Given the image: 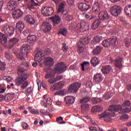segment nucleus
Segmentation results:
<instances>
[{
  "mask_svg": "<svg viewBox=\"0 0 131 131\" xmlns=\"http://www.w3.org/2000/svg\"><path fill=\"white\" fill-rule=\"evenodd\" d=\"M28 67H29V63L25 61L17 69L18 76L15 79V84L17 86H20L22 90H25L29 85L27 82L29 76L28 73L24 72L28 69Z\"/></svg>",
  "mask_w": 131,
  "mask_h": 131,
  "instance_id": "f257e3e1",
  "label": "nucleus"
},
{
  "mask_svg": "<svg viewBox=\"0 0 131 131\" xmlns=\"http://www.w3.org/2000/svg\"><path fill=\"white\" fill-rule=\"evenodd\" d=\"M122 106L120 105H111L108 107V111H105L102 114L99 115V118H103L105 121H111V117L115 116V112H118L119 114L122 113H129L131 112V108L126 107L122 109Z\"/></svg>",
  "mask_w": 131,
  "mask_h": 131,
  "instance_id": "f03ea898",
  "label": "nucleus"
},
{
  "mask_svg": "<svg viewBox=\"0 0 131 131\" xmlns=\"http://www.w3.org/2000/svg\"><path fill=\"white\" fill-rule=\"evenodd\" d=\"M90 41H91V39L89 37L82 38L79 40L77 45L78 48V50L80 53H82L83 51V47L85 46L86 45L90 43Z\"/></svg>",
  "mask_w": 131,
  "mask_h": 131,
  "instance_id": "7ed1b4c3",
  "label": "nucleus"
},
{
  "mask_svg": "<svg viewBox=\"0 0 131 131\" xmlns=\"http://www.w3.org/2000/svg\"><path fill=\"white\" fill-rule=\"evenodd\" d=\"M2 32L7 36H12L14 34L15 29L9 25L3 26L1 29Z\"/></svg>",
  "mask_w": 131,
  "mask_h": 131,
  "instance_id": "20e7f679",
  "label": "nucleus"
},
{
  "mask_svg": "<svg viewBox=\"0 0 131 131\" xmlns=\"http://www.w3.org/2000/svg\"><path fill=\"white\" fill-rule=\"evenodd\" d=\"M54 71L55 73L61 74V73H63V72L66 71V65L63 62L58 63L55 65Z\"/></svg>",
  "mask_w": 131,
  "mask_h": 131,
  "instance_id": "39448f33",
  "label": "nucleus"
},
{
  "mask_svg": "<svg viewBox=\"0 0 131 131\" xmlns=\"http://www.w3.org/2000/svg\"><path fill=\"white\" fill-rule=\"evenodd\" d=\"M30 49V46L27 44H24L20 48V53L19 54V56L21 57L20 58L23 59L24 57H27V54H28V52Z\"/></svg>",
  "mask_w": 131,
  "mask_h": 131,
  "instance_id": "423d86ee",
  "label": "nucleus"
},
{
  "mask_svg": "<svg viewBox=\"0 0 131 131\" xmlns=\"http://www.w3.org/2000/svg\"><path fill=\"white\" fill-rule=\"evenodd\" d=\"M115 43H116V38L113 37L104 40L102 42V45L104 48H109L110 46H115Z\"/></svg>",
  "mask_w": 131,
  "mask_h": 131,
  "instance_id": "0eeeda50",
  "label": "nucleus"
},
{
  "mask_svg": "<svg viewBox=\"0 0 131 131\" xmlns=\"http://www.w3.org/2000/svg\"><path fill=\"white\" fill-rule=\"evenodd\" d=\"M41 13L43 16L49 17V16H51L54 14V9L52 7H43L41 10Z\"/></svg>",
  "mask_w": 131,
  "mask_h": 131,
  "instance_id": "6e6552de",
  "label": "nucleus"
},
{
  "mask_svg": "<svg viewBox=\"0 0 131 131\" xmlns=\"http://www.w3.org/2000/svg\"><path fill=\"white\" fill-rule=\"evenodd\" d=\"M121 11H122V8L121 7L118 6H114L111 9V13L113 16L114 17H117L121 13Z\"/></svg>",
  "mask_w": 131,
  "mask_h": 131,
  "instance_id": "1a4fd4ad",
  "label": "nucleus"
},
{
  "mask_svg": "<svg viewBox=\"0 0 131 131\" xmlns=\"http://www.w3.org/2000/svg\"><path fill=\"white\" fill-rule=\"evenodd\" d=\"M81 85V83H78L77 82H75L69 86V91L71 92V93H77Z\"/></svg>",
  "mask_w": 131,
  "mask_h": 131,
  "instance_id": "9d476101",
  "label": "nucleus"
},
{
  "mask_svg": "<svg viewBox=\"0 0 131 131\" xmlns=\"http://www.w3.org/2000/svg\"><path fill=\"white\" fill-rule=\"evenodd\" d=\"M98 17L100 20H108L110 18V15L107 11H102L99 13Z\"/></svg>",
  "mask_w": 131,
  "mask_h": 131,
  "instance_id": "9b49d317",
  "label": "nucleus"
},
{
  "mask_svg": "<svg viewBox=\"0 0 131 131\" xmlns=\"http://www.w3.org/2000/svg\"><path fill=\"white\" fill-rule=\"evenodd\" d=\"M78 8L80 11L85 12L86 11H89V10L92 8V6L85 3H81L78 4Z\"/></svg>",
  "mask_w": 131,
  "mask_h": 131,
  "instance_id": "f8f14e48",
  "label": "nucleus"
},
{
  "mask_svg": "<svg viewBox=\"0 0 131 131\" xmlns=\"http://www.w3.org/2000/svg\"><path fill=\"white\" fill-rule=\"evenodd\" d=\"M43 58H45L43 52L42 51H38L35 55L34 60L36 62H38L39 63L42 61Z\"/></svg>",
  "mask_w": 131,
  "mask_h": 131,
  "instance_id": "ddd939ff",
  "label": "nucleus"
},
{
  "mask_svg": "<svg viewBox=\"0 0 131 131\" xmlns=\"http://www.w3.org/2000/svg\"><path fill=\"white\" fill-rule=\"evenodd\" d=\"M42 29L43 32H50L52 29V25L48 22H44L42 24Z\"/></svg>",
  "mask_w": 131,
  "mask_h": 131,
  "instance_id": "4468645a",
  "label": "nucleus"
},
{
  "mask_svg": "<svg viewBox=\"0 0 131 131\" xmlns=\"http://www.w3.org/2000/svg\"><path fill=\"white\" fill-rule=\"evenodd\" d=\"M23 14V12L20 9H17L14 10L12 13V17L14 19H18V18H20L21 16Z\"/></svg>",
  "mask_w": 131,
  "mask_h": 131,
  "instance_id": "2eb2a0df",
  "label": "nucleus"
},
{
  "mask_svg": "<svg viewBox=\"0 0 131 131\" xmlns=\"http://www.w3.org/2000/svg\"><path fill=\"white\" fill-rule=\"evenodd\" d=\"M24 19L26 22H28V23L30 24L31 25L34 24L35 23L34 21V18H33V17H32V16L30 15H25Z\"/></svg>",
  "mask_w": 131,
  "mask_h": 131,
  "instance_id": "dca6fc26",
  "label": "nucleus"
},
{
  "mask_svg": "<svg viewBox=\"0 0 131 131\" xmlns=\"http://www.w3.org/2000/svg\"><path fill=\"white\" fill-rule=\"evenodd\" d=\"M94 80L96 81V82H102L104 77H103V75L101 73H97V74L94 75L93 77Z\"/></svg>",
  "mask_w": 131,
  "mask_h": 131,
  "instance_id": "f3484780",
  "label": "nucleus"
},
{
  "mask_svg": "<svg viewBox=\"0 0 131 131\" xmlns=\"http://www.w3.org/2000/svg\"><path fill=\"white\" fill-rule=\"evenodd\" d=\"M16 5L17 3L16 2L14 1H10L7 4V8L9 11H13V10L17 7Z\"/></svg>",
  "mask_w": 131,
  "mask_h": 131,
  "instance_id": "a211bd4d",
  "label": "nucleus"
},
{
  "mask_svg": "<svg viewBox=\"0 0 131 131\" xmlns=\"http://www.w3.org/2000/svg\"><path fill=\"white\" fill-rule=\"evenodd\" d=\"M75 98L71 96H68L64 98V101L67 105H71L74 103Z\"/></svg>",
  "mask_w": 131,
  "mask_h": 131,
  "instance_id": "6ab92c4d",
  "label": "nucleus"
},
{
  "mask_svg": "<svg viewBox=\"0 0 131 131\" xmlns=\"http://www.w3.org/2000/svg\"><path fill=\"white\" fill-rule=\"evenodd\" d=\"M27 40L29 43H34L37 40V37L35 35H29L27 37Z\"/></svg>",
  "mask_w": 131,
  "mask_h": 131,
  "instance_id": "aec40b11",
  "label": "nucleus"
},
{
  "mask_svg": "<svg viewBox=\"0 0 131 131\" xmlns=\"http://www.w3.org/2000/svg\"><path fill=\"white\" fill-rule=\"evenodd\" d=\"M102 50L103 47H102V46H97L93 50L92 54L94 56H97V55H99V54L101 53V52H102Z\"/></svg>",
  "mask_w": 131,
  "mask_h": 131,
  "instance_id": "412c9836",
  "label": "nucleus"
},
{
  "mask_svg": "<svg viewBox=\"0 0 131 131\" xmlns=\"http://www.w3.org/2000/svg\"><path fill=\"white\" fill-rule=\"evenodd\" d=\"M50 19L52 20L54 26H57V25L60 24V22H61V18L57 16L51 17Z\"/></svg>",
  "mask_w": 131,
  "mask_h": 131,
  "instance_id": "4be33fe9",
  "label": "nucleus"
},
{
  "mask_svg": "<svg viewBox=\"0 0 131 131\" xmlns=\"http://www.w3.org/2000/svg\"><path fill=\"white\" fill-rule=\"evenodd\" d=\"M114 65L117 68H122V58L121 57H118L115 59Z\"/></svg>",
  "mask_w": 131,
  "mask_h": 131,
  "instance_id": "5701e85b",
  "label": "nucleus"
},
{
  "mask_svg": "<svg viewBox=\"0 0 131 131\" xmlns=\"http://www.w3.org/2000/svg\"><path fill=\"white\" fill-rule=\"evenodd\" d=\"M100 23H102V21H101V19H96L93 23L92 25L91 26V28L93 29V30H95V29H97V28H98L100 26Z\"/></svg>",
  "mask_w": 131,
  "mask_h": 131,
  "instance_id": "b1692460",
  "label": "nucleus"
},
{
  "mask_svg": "<svg viewBox=\"0 0 131 131\" xmlns=\"http://www.w3.org/2000/svg\"><path fill=\"white\" fill-rule=\"evenodd\" d=\"M45 61V64L46 66L52 67L54 65V60L51 57H46Z\"/></svg>",
  "mask_w": 131,
  "mask_h": 131,
  "instance_id": "393cba45",
  "label": "nucleus"
},
{
  "mask_svg": "<svg viewBox=\"0 0 131 131\" xmlns=\"http://www.w3.org/2000/svg\"><path fill=\"white\" fill-rule=\"evenodd\" d=\"M111 70V66L110 65L104 66L101 69V72L103 74H108Z\"/></svg>",
  "mask_w": 131,
  "mask_h": 131,
  "instance_id": "a878e982",
  "label": "nucleus"
},
{
  "mask_svg": "<svg viewBox=\"0 0 131 131\" xmlns=\"http://www.w3.org/2000/svg\"><path fill=\"white\" fill-rule=\"evenodd\" d=\"M19 41V39L17 38H12L10 40L9 46L8 47L9 49H12L16 43Z\"/></svg>",
  "mask_w": 131,
  "mask_h": 131,
  "instance_id": "bb28decb",
  "label": "nucleus"
},
{
  "mask_svg": "<svg viewBox=\"0 0 131 131\" xmlns=\"http://www.w3.org/2000/svg\"><path fill=\"white\" fill-rule=\"evenodd\" d=\"M81 112L83 114H86V112L89 111V108L90 106L88 103L82 104L81 105Z\"/></svg>",
  "mask_w": 131,
  "mask_h": 131,
  "instance_id": "cd10ccee",
  "label": "nucleus"
},
{
  "mask_svg": "<svg viewBox=\"0 0 131 131\" xmlns=\"http://www.w3.org/2000/svg\"><path fill=\"white\" fill-rule=\"evenodd\" d=\"M124 13L126 16L131 17V5H127L124 9Z\"/></svg>",
  "mask_w": 131,
  "mask_h": 131,
  "instance_id": "c85d7f7f",
  "label": "nucleus"
},
{
  "mask_svg": "<svg viewBox=\"0 0 131 131\" xmlns=\"http://www.w3.org/2000/svg\"><path fill=\"white\" fill-rule=\"evenodd\" d=\"M103 111V107L100 106L99 105H96L92 107L91 109V112L92 113H95V112H100Z\"/></svg>",
  "mask_w": 131,
  "mask_h": 131,
  "instance_id": "c756f323",
  "label": "nucleus"
},
{
  "mask_svg": "<svg viewBox=\"0 0 131 131\" xmlns=\"http://www.w3.org/2000/svg\"><path fill=\"white\" fill-rule=\"evenodd\" d=\"M55 73L54 71H50L45 75V78L46 79H49L50 78H54L55 77Z\"/></svg>",
  "mask_w": 131,
  "mask_h": 131,
  "instance_id": "7c9ffc66",
  "label": "nucleus"
},
{
  "mask_svg": "<svg viewBox=\"0 0 131 131\" xmlns=\"http://www.w3.org/2000/svg\"><path fill=\"white\" fill-rule=\"evenodd\" d=\"M99 63H100V61H99L98 58L96 57H93L91 60V64L93 67H96V66L99 65Z\"/></svg>",
  "mask_w": 131,
  "mask_h": 131,
  "instance_id": "2f4dec72",
  "label": "nucleus"
},
{
  "mask_svg": "<svg viewBox=\"0 0 131 131\" xmlns=\"http://www.w3.org/2000/svg\"><path fill=\"white\" fill-rule=\"evenodd\" d=\"M101 10V4L99 2H96L95 3L94 7H93V11L95 13L100 12Z\"/></svg>",
  "mask_w": 131,
  "mask_h": 131,
  "instance_id": "473e14b6",
  "label": "nucleus"
},
{
  "mask_svg": "<svg viewBox=\"0 0 131 131\" xmlns=\"http://www.w3.org/2000/svg\"><path fill=\"white\" fill-rule=\"evenodd\" d=\"M24 23L22 21H18L16 24V28L19 30V32H22V30L24 29Z\"/></svg>",
  "mask_w": 131,
  "mask_h": 131,
  "instance_id": "72a5a7b5",
  "label": "nucleus"
},
{
  "mask_svg": "<svg viewBox=\"0 0 131 131\" xmlns=\"http://www.w3.org/2000/svg\"><path fill=\"white\" fill-rule=\"evenodd\" d=\"M8 41V38L5 36L3 33L0 32V42L3 45H5Z\"/></svg>",
  "mask_w": 131,
  "mask_h": 131,
  "instance_id": "f704fd0d",
  "label": "nucleus"
},
{
  "mask_svg": "<svg viewBox=\"0 0 131 131\" xmlns=\"http://www.w3.org/2000/svg\"><path fill=\"white\" fill-rule=\"evenodd\" d=\"M29 111L30 112V113H32V114H34L36 115H38L39 114V112L38 111L33 108V107H28V108Z\"/></svg>",
  "mask_w": 131,
  "mask_h": 131,
  "instance_id": "c9c22d12",
  "label": "nucleus"
},
{
  "mask_svg": "<svg viewBox=\"0 0 131 131\" xmlns=\"http://www.w3.org/2000/svg\"><path fill=\"white\" fill-rule=\"evenodd\" d=\"M5 57L7 60L12 59V53L10 51H7L5 52Z\"/></svg>",
  "mask_w": 131,
  "mask_h": 131,
  "instance_id": "e433bc0d",
  "label": "nucleus"
},
{
  "mask_svg": "<svg viewBox=\"0 0 131 131\" xmlns=\"http://www.w3.org/2000/svg\"><path fill=\"white\" fill-rule=\"evenodd\" d=\"M100 41H101V37L96 36L94 37L92 42H94V45H96L97 43H99Z\"/></svg>",
  "mask_w": 131,
  "mask_h": 131,
  "instance_id": "4c0bfd02",
  "label": "nucleus"
},
{
  "mask_svg": "<svg viewBox=\"0 0 131 131\" xmlns=\"http://www.w3.org/2000/svg\"><path fill=\"white\" fill-rule=\"evenodd\" d=\"M58 84L55 83L53 85L51 86L50 91L51 92H55V91H58Z\"/></svg>",
  "mask_w": 131,
  "mask_h": 131,
  "instance_id": "58836bf2",
  "label": "nucleus"
},
{
  "mask_svg": "<svg viewBox=\"0 0 131 131\" xmlns=\"http://www.w3.org/2000/svg\"><path fill=\"white\" fill-rule=\"evenodd\" d=\"M63 11H64V3H62L58 6V8L57 9V13H60V12H63Z\"/></svg>",
  "mask_w": 131,
  "mask_h": 131,
  "instance_id": "ea45409f",
  "label": "nucleus"
},
{
  "mask_svg": "<svg viewBox=\"0 0 131 131\" xmlns=\"http://www.w3.org/2000/svg\"><path fill=\"white\" fill-rule=\"evenodd\" d=\"M91 100L93 104H98V103H100V102L102 101L101 99L98 98L97 97L92 98Z\"/></svg>",
  "mask_w": 131,
  "mask_h": 131,
  "instance_id": "a19ab883",
  "label": "nucleus"
},
{
  "mask_svg": "<svg viewBox=\"0 0 131 131\" xmlns=\"http://www.w3.org/2000/svg\"><path fill=\"white\" fill-rule=\"evenodd\" d=\"M90 101V98L89 97H84L83 99H82L80 101V104H83L84 103H88Z\"/></svg>",
  "mask_w": 131,
  "mask_h": 131,
  "instance_id": "79ce46f5",
  "label": "nucleus"
},
{
  "mask_svg": "<svg viewBox=\"0 0 131 131\" xmlns=\"http://www.w3.org/2000/svg\"><path fill=\"white\" fill-rule=\"evenodd\" d=\"M85 17L88 21H91V20H93V19L95 18V16L93 15H89V14L86 13L85 15Z\"/></svg>",
  "mask_w": 131,
  "mask_h": 131,
  "instance_id": "37998d69",
  "label": "nucleus"
},
{
  "mask_svg": "<svg viewBox=\"0 0 131 131\" xmlns=\"http://www.w3.org/2000/svg\"><path fill=\"white\" fill-rule=\"evenodd\" d=\"M6 69V63L0 60V71Z\"/></svg>",
  "mask_w": 131,
  "mask_h": 131,
  "instance_id": "c03bdc74",
  "label": "nucleus"
},
{
  "mask_svg": "<svg viewBox=\"0 0 131 131\" xmlns=\"http://www.w3.org/2000/svg\"><path fill=\"white\" fill-rule=\"evenodd\" d=\"M33 6H38V3H41V0H31Z\"/></svg>",
  "mask_w": 131,
  "mask_h": 131,
  "instance_id": "a18cd8bd",
  "label": "nucleus"
},
{
  "mask_svg": "<svg viewBox=\"0 0 131 131\" xmlns=\"http://www.w3.org/2000/svg\"><path fill=\"white\" fill-rule=\"evenodd\" d=\"M79 26V29L81 32H84V31H86V28H85V26L82 25V24H80Z\"/></svg>",
  "mask_w": 131,
  "mask_h": 131,
  "instance_id": "49530a36",
  "label": "nucleus"
},
{
  "mask_svg": "<svg viewBox=\"0 0 131 131\" xmlns=\"http://www.w3.org/2000/svg\"><path fill=\"white\" fill-rule=\"evenodd\" d=\"M85 65H90V62L88 61H84L81 64L82 71H84V70H85L84 69V66H85Z\"/></svg>",
  "mask_w": 131,
  "mask_h": 131,
  "instance_id": "de8ad7c7",
  "label": "nucleus"
},
{
  "mask_svg": "<svg viewBox=\"0 0 131 131\" xmlns=\"http://www.w3.org/2000/svg\"><path fill=\"white\" fill-rule=\"evenodd\" d=\"M57 88L58 89H62V88L64 86L65 84V82L62 81L59 82L58 83H57Z\"/></svg>",
  "mask_w": 131,
  "mask_h": 131,
  "instance_id": "09e8293b",
  "label": "nucleus"
},
{
  "mask_svg": "<svg viewBox=\"0 0 131 131\" xmlns=\"http://www.w3.org/2000/svg\"><path fill=\"white\" fill-rule=\"evenodd\" d=\"M40 113L42 114V115H49L50 114L48 112L47 110H45V109H40Z\"/></svg>",
  "mask_w": 131,
  "mask_h": 131,
  "instance_id": "8fccbe9b",
  "label": "nucleus"
},
{
  "mask_svg": "<svg viewBox=\"0 0 131 131\" xmlns=\"http://www.w3.org/2000/svg\"><path fill=\"white\" fill-rule=\"evenodd\" d=\"M123 107L130 106V101L129 100H125L122 104Z\"/></svg>",
  "mask_w": 131,
  "mask_h": 131,
  "instance_id": "3c124183",
  "label": "nucleus"
},
{
  "mask_svg": "<svg viewBox=\"0 0 131 131\" xmlns=\"http://www.w3.org/2000/svg\"><path fill=\"white\" fill-rule=\"evenodd\" d=\"M67 32V30L65 29H60L59 31V34H62V35H65Z\"/></svg>",
  "mask_w": 131,
  "mask_h": 131,
  "instance_id": "603ef678",
  "label": "nucleus"
},
{
  "mask_svg": "<svg viewBox=\"0 0 131 131\" xmlns=\"http://www.w3.org/2000/svg\"><path fill=\"white\" fill-rule=\"evenodd\" d=\"M32 92V88L31 87L28 88L25 91L26 94H28V95H30Z\"/></svg>",
  "mask_w": 131,
  "mask_h": 131,
  "instance_id": "864d4df0",
  "label": "nucleus"
},
{
  "mask_svg": "<svg viewBox=\"0 0 131 131\" xmlns=\"http://www.w3.org/2000/svg\"><path fill=\"white\" fill-rule=\"evenodd\" d=\"M62 50L66 53L68 51V48H67V47H66V43L65 42L62 44Z\"/></svg>",
  "mask_w": 131,
  "mask_h": 131,
  "instance_id": "5fc2aeb1",
  "label": "nucleus"
},
{
  "mask_svg": "<svg viewBox=\"0 0 131 131\" xmlns=\"http://www.w3.org/2000/svg\"><path fill=\"white\" fill-rule=\"evenodd\" d=\"M21 126L24 129H28L29 127V125L26 122H23Z\"/></svg>",
  "mask_w": 131,
  "mask_h": 131,
  "instance_id": "6e6d98bb",
  "label": "nucleus"
},
{
  "mask_svg": "<svg viewBox=\"0 0 131 131\" xmlns=\"http://www.w3.org/2000/svg\"><path fill=\"white\" fill-rule=\"evenodd\" d=\"M63 94H64V92L62 91H57L56 92L54 95L55 96H62V95H63Z\"/></svg>",
  "mask_w": 131,
  "mask_h": 131,
  "instance_id": "4d7b16f0",
  "label": "nucleus"
},
{
  "mask_svg": "<svg viewBox=\"0 0 131 131\" xmlns=\"http://www.w3.org/2000/svg\"><path fill=\"white\" fill-rule=\"evenodd\" d=\"M46 102L48 105H52V98L51 97L47 98Z\"/></svg>",
  "mask_w": 131,
  "mask_h": 131,
  "instance_id": "13d9d810",
  "label": "nucleus"
},
{
  "mask_svg": "<svg viewBox=\"0 0 131 131\" xmlns=\"http://www.w3.org/2000/svg\"><path fill=\"white\" fill-rule=\"evenodd\" d=\"M3 7H4V1L0 0V12L3 11Z\"/></svg>",
  "mask_w": 131,
  "mask_h": 131,
  "instance_id": "bf43d9fd",
  "label": "nucleus"
},
{
  "mask_svg": "<svg viewBox=\"0 0 131 131\" xmlns=\"http://www.w3.org/2000/svg\"><path fill=\"white\" fill-rule=\"evenodd\" d=\"M55 81L57 82L59 80H61V79H63V76L62 75L57 76L55 78Z\"/></svg>",
  "mask_w": 131,
  "mask_h": 131,
  "instance_id": "052dcab7",
  "label": "nucleus"
},
{
  "mask_svg": "<svg viewBox=\"0 0 131 131\" xmlns=\"http://www.w3.org/2000/svg\"><path fill=\"white\" fill-rule=\"evenodd\" d=\"M125 45L126 47H129V39L128 38H126L124 39Z\"/></svg>",
  "mask_w": 131,
  "mask_h": 131,
  "instance_id": "680f3d73",
  "label": "nucleus"
},
{
  "mask_svg": "<svg viewBox=\"0 0 131 131\" xmlns=\"http://www.w3.org/2000/svg\"><path fill=\"white\" fill-rule=\"evenodd\" d=\"M6 92V88L3 86L0 85V93L2 94L3 93H5Z\"/></svg>",
  "mask_w": 131,
  "mask_h": 131,
  "instance_id": "e2e57ef3",
  "label": "nucleus"
},
{
  "mask_svg": "<svg viewBox=\"0 0 131 131\" xmlns=\"http://www.w3.org/2000/svg\"><path fill=\"white\" fill-rule=\"evenodd\" d=\"M48 82H49V83H55V82H56L55 79H54V78L49 79Z\"/></svg>",
  "mask_w": 131,
  "mask_h": 131,
  "instance_id": "0e129e2a",
  "label": "nucleus"
},
{
  "mask_svg": "<svg viewBox=\"0 0 131 131\" xmlns=\"http://www.w3.org/2000/svg\"><path fill=\"white\" fill-rule=\"evenodd\" d=\"M4 79L7 81V82H10L12 80L11 77H5Z\"/></svg>",
  "mask_w": 131,
  "mask_h": 131,
  "instance_id": "69168bd1",
  "label": "nucleus"
},
{
  "mask_svg": "<svg viewBox=\"0 0 131 131\" xmlns=\"http://www.w3.org/2000/svg\"><path fill=\"white\" fill-rule=\"evenodd\" d=\"M89 129L90 130H91V131H93V130L98 131L97 127H94V126H90Z\"/></svg>",
  "mask_w": 131,
  "mask_h": 131,
  "instance_id": "338daca9",
  "label": "nucleus"
},
{
  "mask_svg": "<svg viewBox=\"0 0 131 131\" xmlns=\"http://www.w3.org/2000/svg\"><path fill=\"white\" fill-rule=\"evenodd\" d=\"M66 19H67V20H68L69 21H70V20H72V19H73L72 15H68L67 16Z\"/></svg>",
  "mask_w": 131,
  "mask_h": 131,
  "instance_id": "774afa93",
  "label": "nucleus"
}]
</instances>
